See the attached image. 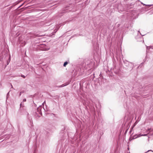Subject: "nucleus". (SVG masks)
Segmentation results:
<instances>
[{"mask_svg":"<svg viewBox=\"0 0 153 153\" xmlns=\"http://www.w3.org/2000/svg\"><path fill=\"white\" fill-rule=\"evenodd\" d=\"M59 96H58V95L55 96H53V98L54 99H56L57 98L58 100L59 99Z\"/></svg>","mask_w":153,"mask_h":153,"instance_id":"1a4fd4ad","label":"nucleus"},{"mask_svg":"<svg viewBox=\"0 0 153 153\" xmlns=\"http://www.w3.org/2000/svg\"><path fill=\"white\" fill-rule=\"evenodd\" d=\"M141 135V134H139L137 136H140V135Z\"/></svg>","mask_w":153,"mask_h":153,"instance_id":"aec40b11","label":"nucleus"},{"mask_svg":"<svg viewBox=\"0 0 153 153\" xmlns=\"http://www.w3.org/2000/svg\"><path fill=\"white\" fill-rule=\"evenodd\" d=\"M106 72L108 75V76L109 77H112V74H109V73H110V71L109 70H108L107 71H106Z\"/></svg>","mask_w":153,"mask_h":153,"instance_id":"0eeeda50","label":"nucleus"},{"mask_svg":"<svg viewBox=\"0 0 153 153\" xmlns=\"http://www.w3.org/2000/svg\"><path fill=\"white\" fill-rule=\"evenodd\" d=\"M9 92L7 94V96H8V94H9Z\"/></svg>","mask_w":153,"mask_h":153,"instance_id":"b1692460","label":"nucleus"},{"mask_svg":"<svg viewBox=\"0 0 153 153\" xmlns=\"http://www.w3.org/2000/svg\"><path fill=\"white\" fill-rule=\"evenodd\" d=\"M100 77H102V74H101V73H100Z\"/></svg>","mask_w":153,"mask_h":153,"instance_id":"a211bd4d","label":"nucleus"},{"mask_svg":"<svg viewBox=\"0 0 153 153\" xmlns=\"http://www.w3.org/2000/svg\"><path fill=\"white\" fill-rule=\"evenodd\" d=\"M68 84V83H65L63 84H62V85H61L58 86L57 87H59V88L63 87L64 86H65L67 85Z\"/></svg>","mask_w":153,"mask_h":153,"instance_id":"39448f33","label":"nucleus"},{"mask_svg":"<svg viewBox=\"0 0 153 153\" xmlns=\"http://www.w3.org/2000/svg\"><path fill=\"white\" fill-rule=\"evenodd\" d=\"M36 111L34 115L38 117H40V116L39 115V114L42 115V113L41 111L40 108L38 107L36 109Z\"/></svg>","mask_w":153,"mask_h":153,"instance_id":"f03ea898","label":"nucleus"},{"mask_svg":"<svg viewBox=\"0 0 153 153\" xmlns=\"http://www.w3.org/2000/svg\"><path fill=\"white\" fill-rule=\"evenodd\" d=\"M128 129H126V131H125L124 132V134H126V133H127V132Z\"/></svg>","mask_w":153,"mask_h":153,"instance_id":"ddd939ff","label":"nucleus"},{"mask_svg":"<svg viewBox=\"0 0 153 153\" xmlns=\"http://www.w3.org/2000/svg\"><path fill=\"white\" fill-rule=\"evenodd\" d=\"M138 32L140 33L139 31H138Z\"/></svg>","mask_w":153,"mask_h":153,"instance_id":"c756f323","label":"nucleus"},{"mask_svg":"<svg viewBox=\"0 0 153 153\" xmlns=\"http://www.w3.org/2000/svg\"><path fill=\"white\" fill-rule=\"evenodd\" d=\"M116 60L117 61L119 62V64L122 63V62H123L125 66L127 67L130 64H132L131 63H130L129 62L126 60L125 59H123V58H122V59H121V58H114V59H113V61L114 60L115 61H116Z\"/></svg>","mask_w":153,"mask_h":153,"instance_id":"f257e3e1","label":"nucleus"},{"mask_svg":"<svg viewBox=\"0 0 153 153\" xmlns=\"http://www.w3.org/2000/svg\"><path fill=\"white\" fill-rule=\"evenodd\" d=\"M151 129V128L149 129H148V130H150Z\"/></svg>","mask_w":153,"mask_h":153,"instance_id":"393cba45","label":"nucleus"},{"mask_svg":"<svg viewBox=\"0 0 153 153\" xmlns=\"http://www.w3.org/2000/svg\"><path fill=\"white\" fill-rule=\"evenodd\" d=\"M22 93V92H20V94H19L20 96V95H21V94Z\"/></svg>","mask_w":153,"mask_h":153,"instance_id":"6ab92c4d","label":"nucleus"},{"mask_svg":"<svg viewBox=\"0 0 153 153\" xmlns=\"http://www.w3.org/2000/svg\"><path fill=\"white\" fill-rule=\"evenodd\" d=\"M147 135V134H142L141 135H140L138 137H140L141 136H146Z\"/></svg>","mask_w":153,"mask_h":153,"instance_id":"4468645a","label":"nucleus"},{"mask_svg":"<svg viewBox=\"0 0 153 153\" xmlns=\"http://www.w3.org/2000/svg\"><path fill=\"white\" fill-rule=\"evenodd\" d=\"M131 131H132V130H130V131H129V133H131Z\"/></svg>","mask_w":153,"mask_h":153,"instance_id":"4be33fe9","label":"nucleus"},{"mask_svg":"<svg viewBox=\"0 0 153 153\" xmlns=\"http://www.w3.org/2000/svg\"><path fill=\"white\" fill-rule=\"evenodd\" d=\"M140 34H141L142 36H144V35H145V34H144V35H142V34H141V33H140Z\"/></svg>","mask_w":153,"mask_h":153,"instance_id":"5701e85b","label":"nucleus"},{"mask_svg":"<svg viewBox=\"0 0 153 153\" xmlns=\"http://www.w3.org/2000/svg\"><path fill=\"white\" fill-rule=\"evenodd\" d=\"M143 63H141V64L140 65H143Z\"/></svg>","mask_w":153,"mask_h":153,"instance_id":"412c9836","label":"nucleus"},{"mask_svg":"<svg viewBox=\"0 0 153 153\" xmlns=\"http://www.w3.org/2000/svg\"><path fill=\"white\" fill-rule=\"evenodd\" d=\"M137 136V135H134L133 136L132 139H136V138H137V137H138V136Z\"/></svg>","mask_w":153,"mask_h":153,"instance_id":"9d476101","label":"nucleus"},{"mask_svg":"<svg viewBox=\"0 0 153 153\" xmlns=\"http://www.w3.org/2000/svg\"><path fill=\"white\" fill-rule=\"evenodd\" d=\"M152 49H153V47H152Z\"/></svg>","mask_w":153,"mask_h":153,"instance_id":"a878e982","label":"nucleus"},{"mask_svg":"<svg viewBox=\"0 0 153 153\" xmlns=\"http://www.w3.org/2000/svg\"><path fill=\"white\" fill-rule=\"evenodd\" d=\"M78 72H76V73H74V74H72V76L74 77L77 74Z\"/></svg>","mask_w":153,"mask_h":153,"instance_id":"9b49d317","label":"nucleus"},{"mask_svg":"<svg viewBox=\"0 0 153 153\" xmlns=\"http://www.w3.org/2000/svg\"><path fill=\"white\" fill-rule=\"evenodd\" d=\"M26 101V99H24L23 100V102H25V101Z\"/></svg>","mask_w":153,"mask_h":153,"instance_id":"2eb2a0df","label":"nucleus"},{"mask_svg":"<svg viewBox=\"0 0 153 153\" xmlns=\"http://www.w3.org/2000/svg\"><path fill=\"white\" fill-rule=\"evenodd\" d=\"M26 76H27V75L26 76H25V75H22V74H21V76L22 77H23V78H25L26 77Z\"/></svg>","mask_w":153,"mask_h":153,"instance_id":"f8f14e48","label":"nucleus"},{"mask_svg":"<svg viewBox=\"0 0 153 153\" xmlns=\"http://www.w3.org/2000/svg\"><path fill=\"white\" fill-rule=\"evenodd\" d=\"M120 71V69L119 68H117L116 67H115L113 69V71L117 74H119Z\"/></svg>","mask_w":153,"mask_h":153,"instance_id":"7ed1b4c3","label":"nucleus"},{"mask_svg":"<svg viewBox=\"0 0 153 153\" xmlns=\"http://www.w3.org/2000/svg\"><path fill=\"white\" fill-rule=\"evenodd\" d=\"M152 135H153V133L152 134Z\"/></svg>","mask_w":153,"mask_h":153,"instance_id":"c85d7f7f","label":"nucleus"},{"mask_svg":"<svg viewBox=\"0 0 153 153\" xmlns=\"http://www.w3.org/2000/svg\"><path fill=\"white\" fill-rule=\"evenodd\" d=\"M11 85V86H12V87L13 88V86L12 85Z\"/></svg>","mask_w":153,"mask_h":153,"instance_id":"cd10ccee","label":"nucleus"},{"mask_svg":"<svg viewBox=\"0 0 153 153\" xmlns=\"http://www.w3.org/2000/svg\"><path fill=\"white\" fill-rule=\"evenodd\" d=\"M10 58H8V59L7 60V62H6V65L5 67L7 65H8V64H9V63L10 62Z\"/></svg>","mask_w":153,"mask_h":153,"instance_id":"423d86ee","label":"nucleus"},{"mask_svg":"<svg viewBox=\"0 0 153 153\" xmlns=\"http://www.w3.org/2000/svg\"><path fill=\"white\" fill-rule=\"evenodd\" d=\"M5 54V57H7V56H7V55H8V54H7L6 53V55H5V54Z\"/></svg>","mask_w":153,"mask_h":153,"instance_id":"dca6fc26","label":"nucleus"},{"mask_svg":"<svg viewBox=\"0 0 153 153\" xmlns=\"http://www.w3.org/2000/svg\"><path fill=\"white\" fill-rule=\"evenodd\" d=\"M81 68L80 67H76V70L75 71L77 72H80L81 71Z\"/></svg>","mask_w":153,"mask_h":153,"instance_id":"20e7f679","label":"nucleus"},{"mask_svg":"<svg viewBox=\"0 0 153 153\" xmlns=\"http://www.w3.org/2000/svg\"><path fill=\"white\" fill-rule=\"evenodd\" d=\"M69 62V61L68 60V61H66L65 62L63 65V66L64 67H65L66 65L68 64Z\"/></svg>","mask_w":153,"mask_h":153,"instance_id":"6e6552de","label":"nucleus"},{"mask_svg":"<svg viewBox=\"0 0 153 153\" xmlns=\"http://www.w3.org/2000/svg\"><path fill=\"white\" fill-rule=\"evenodd\" d=\"M9 57H10V56H9Z\"/></svg>","mask_w":153,"mask_h":153,"instance_id":"bb28decb","label":"nucleus"},{"mask_svg":"<svg viewBox=\"0 0 153 153\" xmlns=\"http://www.w3.org/2000/svg\"><path fill=\"white\" fill-rule=\"evenodd\" d=\"M20 107H22V103H21L20 104Z\"/></svg>","mask_w":153,"mask_h":153,"instance_id":"f3484780","label":"nucleus"}]
</instances>
